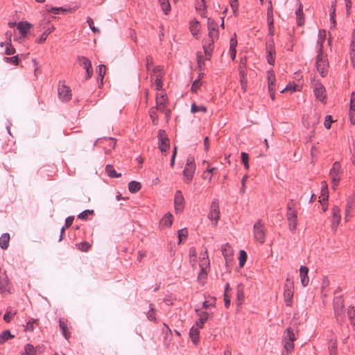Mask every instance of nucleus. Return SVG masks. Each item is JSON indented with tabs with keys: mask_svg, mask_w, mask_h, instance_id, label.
I'll return each instance as SVG.
<instances>
[{
	"mask_svg": "<svg viewBox=\"0 0 355 355\" xmlns=\"http://www.w3.org/2000/svg\"><path fill=\"white\" fill-rule=\"evenodd\" d=\"M318 55L316 57L315 65L317 70L320 73L321 76L324 77L327 74L329 68V62L326 55L322 53V44L318 42Z\"/></svg>",
	"mask_w": 355,
	"mask_h": 355,
	"instance_id": "1",
	"label": "nucleus"
},
{
	"mask_svg": "<svg viewBox=\"0 0 355 355\" xmlns=\"http://www.w3.org/2000/svg\"><path fill=\"white\" fill-rule=\"evenodd\" d=\"M343 171L341 168L340 162H335L329 171V177L331 183V187L334 190H336L339 182L342 178Z\"/></svg>",
	"mask_w": 355,
	"mask_h": 355,
	"instance_id": "2",
	"label": "nucleus"
},
{
	"mask_svg": "<svg viewBox=\"0 0 355 355\" xmlns=\"http://www.w3.org/2000/svg\"><path fill=\"white\" fill-rule=\"evenodd\" d=\"M295 340L293 330L288 327L283 335L284 347L287 353H290L294 349V341Z\"/></svg>",
	"mask_w": 355,
	"mask_h": 355,
	"instance_id": "3",
	"label": "nucleus"
},
{
	"mask_svg": "<svg viewBox=\"0 0 355 355\" xmlns=\"http://www.w3.org/2000/svg\"><path fill=\"white\" fill-rule=\"evenodd\" d=\"M294 290V284L293 282L289 280L288 278L286 279V282L284 285V298L286 305L287 306H291L293 304V291Z\"/></svg>",
	"mask_w": 355,
	"mask_h": 355,
	"instance_id": "4",
	"label": "nucleus"
},
{
	"mask_svg": "<svg viewBox=\"0 0 355 355\" xmlns=\"http://www.w3.org/2000/svg\"><path fill=\"white\" fill-rule=\"evenodd\" d=\"M200 259H201L200 260L201 263H200V271L198 273V279L200 283L203 284L207 277V274L205 267L209 266V260L207 250H205V252L203 253V254H202Z\"/></svg>",
	"mask_w": 355,
	"mask_h": 355,
	"instance_id": "5",
	"label": "nucleus"
},
{
	"mask_svg": "<svg viewBox=\"0 0 355 355\" xmlns=\"http://www.w3.org/2000/svg\"><path fill=\"white\" fill-rule=\"evenodd\" d=\"M254 239L263 244L265 242L266 232L263 224L261 220H258L253 225Z\"/></svg>",
	"mask_w": 355,
	"mask_h": 355,
	"instance_id": "6",
	"label": "nucleus"
},
{
	"mask_svg": "<svg viewBox=\"0 0 355 355\" xmlns=\"http://www.w3.org/2000/svg\"><path fill=\"white\" fill-rule=\"evenodd\" d=\"M344 300L343 297H336L334 300V314L337 321H341L344 316Z\"/></svg>",
	"mask_w": 355,
	"mask_h": 355,
	"instance_id": "7",
	"label": "nucleus"
},
{
	"mask_svg": "<svg viewBox=\"0 0 355 355\" xmlns=\"http://www.w3.org/2000/svg\"><path fill=\"white\" fill-rule=\"evenodd\" d=\"M159 148L162 153L166 154L170 146L169 139L166 132L163 130L158 131Z\"/></svg>",
	"mask_w": 355,
	"mask_h": 355,
	"instance_id": "8",
	"label": "nucleus"
},
{
	"mask_svg": "<svg viewBox=\"0 0 355 355\" xmlns=\"http://www.w3.org/2000/svg\"><path fill=\"white\" fill-rule=\"evenodd\" d=\"M208 218L214 222V225L217 224L220 218L219 204L217 199H214L212 200Z\"/></svg>",
	"mask_w": 355,
	"mask_h": 355,
	"instance_id": "9",
	"label": "nucleus"
},
{
	"mask_svg": "<svg viewBox=\"0 0 355 355\" xmlns=\"http://www.w3.org/2000/svg\"><path fill=\"white\" fill-rule=\"evenodd\" d=\"M77 60L80 66L83 67L86 70V79H89L93 75V69L92 67L91 61L86 57L78 55Z\"/></svg>",
	"mask_w": 355,
	"mask_h": 355,
	"instance_id": "10",
	"label": "nucleus"
},
{
	"mask_svg": "<svg viewBox=\"0 0 355 355\" xmlns=\"http://www.w3.org/2000/svg\"><path fill=\"white\" fill-rule=\"evenodd\" d=\"M58 97L62 101H69L71 98V90L69 87L59 83L58 87Z\"/></svg>",
	"mask_w": 355,
	"mask_h": 355,
	"instance_id": "11",
	"label": "nucleus"
},
{
	"mask_svg": "<svg viewBox=\"0 0 355 355\" xmlns=\"http://www.w3.org/2000/svg\"><path fill=\"white\" fill-rule=\"evenodd\" d=\"M266 53V59L268 63L273 66L275 61V48L272 39H270L267 42Z\"/></svg>",
	"mask_w": 355,
	"mask_h": 355,
	"instance_id": "12",
	"label": "nucleus"
},
{
	"mask_svg": "<svg viewBox=\"0 0 355 355\" xmlns=\"http://www.w3.org/2000/svg\"><path fill=\"white\" fill-rule=\"evenodd\" d=\"M207 28L209 31V37L211 39L212 42H214L215 38H218V25L213 19H207Z\"/></svg>",
	"mask_w": 355,
	"mask_h": 355,
	"instance_id": "13",
	"label": "nucleus"
},
{
	"mask_svg": "<svg viewBox=\"0 0 355 355\" xmlns=\"http://www.w3.org/2000/svg\"><path fill=\"white\" fill-rule=\"evenodd\" d=\"M185 201L183 194L181 191L178 190L175 192L174 198L175 210L178 212H181L184 208Z\"/></svg>",
	"mask_w": 355,
	"mask_h": 355,
	"instance_id": "14",
	"label": "nucleus"
},
{
	"mask_svg": "<svg viewBox=\"0 0 355 355\" xmlns=\"http://www.w3.org/2000/svg\"><path fill=\"white\" fill-rule=\"evenodd\" d=\"M340 210L339 207L337 205H334L332 208V215H333V219H332V224H331V229L334 232H336L337 230V227L340 222Z\"/></svg>",
	"mask_w": 355,
	"mask_h": 355,
	"instance_id": "15",
	"label": "nucleus"
},
{
	"mask_svg": "<svg viewBox=\"0 0 355 355\" xmlns=\"http://www.w3.org/2000/svg\"><path fill=\"white\" fill-rule=\"evenodd\" d=\"M314 94L315 96V98L320 101H323L325 99V88L321 83H315L314 87Z\"/></svg>",
	"mask_w": 355,
	"mask_h": 355,
	"instance_id": "16",
	"label": "nucleus"
},
{
	"mask_svg": "<svg viewBox=\"0 0 355 355\" xmlns=\"http://www.w3.org/2000/svg\"><path fill=\"white\" fill-rule=\"evenodd\" d=\"M196 171V166H185L183 171L184 182L187 184L190 183L193 179Z\"/></svg>",
	"mask_w": 355,
	"mask_h": 355,
	"instance_id": "17",
	"label": "nucleus"
},
{
	"mask_svg": "<svg viewBox=\"0 0 355 355\" xmlns=\"http://www.w3.org/2000/svg\"><path fill=\"white\" fill-rule=\"evenodd\" d=\"M297 2L298 5V7L295 11L297 24L299 26H302L304 24L303 6L299 0H297Z\"/></svg>",
	"mask_w": 355,
	"mask_h": 355,
	"instance_id": "18",
	"label": "nucleus"
},
{
	"mask_svg": "<svg viewBox=\"0 0 355 355\" xmlns=\"http://www.w3.org/2000/svg\"><path fill=\"white\" fill-rule=\"evenodd\" d=\"M309 270L306 266H301L300 268V282L304 287L306 286L309 282L308 277Z\"/></svg>",
	"mask_w": 355,
	"mask_h": 355,
	"instance_id": "19",
	"label": "nucleus"
},
{
	"mask_svg": "<svg viewBox=\"0 0 355 355\" xmlns=\"http://www.w3.org/2000/svg\"><path fill=\"white\" fill-rule=\"evenodd\" d=\"M237 46V40H236V33H234L233 37H231L230 41V53L231 55V58L232 60H234L236 58V47Z\"/></svg>",
	"mask_w": 355,
	"mask_h": 355,
	"instance_id": "20",
	"label": "nucleus"
},
{
	"mask_svg": "<svg viewBox=\"0 0 355 355\" xmlns=\"http://www.w3.org/2000/svg\"><path fill=\"white\" fill-rule=\"evenodd\" d=\"M31 27V24L28 21H20L17 24V28L21 35L24 37Z\"/></svg>",
	"mask_w": 355,
	"mask_h": 355,
	"instance_id": "21",
	"label": "nucleus"
},
{
	"mask_svg": "<svg viewBox=\"0 0 355 355\" xmlns=\"http://www.w3.org/2000/svg\"><path fill=\"white\" fill-rule=\"evenodd\" d=\"M173 217L171 213L167 212L160 220V226L169 227L172 225Z\"/></svg>",
	"mask_w": 355,
	"mask_h": 355,
	"instance_id": "22",
	"label": "nucleus"
},
{
	"mask_svg": "<svg viewBox=\"0 0 355 355\" xmlns=\"http://www.w3.org/2000/svg\"><path fill=\"white\" fill-rule=\"evenodd\" d=\"M198 315L199 318L196 321V325L198 328L202 329L205 322L208 320L209 313L207 311H201Z\"/></svg>",
	"mask_w": 355,
	"mask_h": 355,
	"instance_id": "23",
	"label": "nucleus"
},
{
	"mask_svg": "<svg viewBox=\"0 0 355 355\" xmlns=\"http://www.w3.org/2000/svg\"><path fill=\"white\" fill-rule=\"evenodd\" d=\"M9 280L8 277L0 276V292L2 293L9 292Z\"/></svg>",
	"mask_w": 355,
	"mask_h": 355,
	"instance_id": "24",
	"label": "nucleus"
},
{
	"mask_svg": "<svg viewBox=\"0 0 355 355\" xmlns=\"http://www.w3.org/2000/svg\"><path fill=\"white\" fill-rule=\"evenodd\" d=\"M166 97L164 95L157 96L156 98V109L164 112H165V102Z\"/></svg>",
	"mask_w": 355,
	"mask_h": 355,
	"instance_id": "25",
	"label": "nucleus"
},
{
	"mask_svg": "<svg viewBox=\"0 0 355 355\" xmlns=\"http://www.w3.org/2000/svg\"><path fill=\"white\" fill-rule=\"evenodd\" d=\"M102 139L101 138H98V139H96V141H95L94 143V146L96 145V144L101 141ZM103 139L105 140L106 141L108 142V146H109V148L107 149H105V153L106 154H108L110 153V152L112 150V149H114V147H115V145H116V139L113 137H105L103 138Z\"/></svg>",
	"mask_w": 355,
	"mask_h": 355,
	"instance_id": "26",
	"label": "nucleus"
},
{
	"mask_svg": "<svg viewBox=\"0 0 355 355\" xmlns=\"http://www.w3.org/2000/svg\"><path fill=\"white\" fill-rule=\"evenodd\" d=\"M200 328L192 327L189 331V336L194 344H197L199 340V329Z\"/></svg>",
	"mask_w": 355,
	"mask_h": 355,
	"instance_id": "27",
	"label": "nucleus"
},
{
	"mask_svg": "<svg viewBox=\"0 0 355 355\" xmlns=\"http://www.w3.org/2000/svg\"><path fill=\"white\" fill-rule=\"evenodd\" d=\"M10 234L4 233L0 236V247L3 250L8 249L9 246Z\"/></svg>",
	"mask_w": 355,
	"mask_h": 355,
	"instance_id": "28",
	"label": "nucleus"
},
{
	"mask_svg": "<svg viewBox=\"0 0 355 355\" xmlns=\"http://www.w3.org/2000/svg\"><path fill=\"white\" fill-rule=\"evenodd\" d=\"M329 198L328 184L326 181L322 182L321 195L320 198L322 201H327Z\"/></svg>",
	"mask_w": 355,
	"mask_h": 355,
	"instance_id": "29",
	"label": "nucleus"
},
{
	"mask_svg": "<svg viewBox=\"0 0 355 355\" xmlns=\"http://www.w3.org/2000/svg\"><path fill=\"white\" fill-rule=\"evenodd\" d=\"M355 206V196H351L347 198L346 208H345V214L346 217H347L350 212L351 209Z\"/></svg>",
	"mask_w": 355,
	"mask_h": 355,
	"instance_id": "30",
	"label": "nucleus"
},
{
	"mask_svg": "<svg viewBox=\"0 0 355 355\" xmlns=\"http://www.w3.org/2000/svg\"><path fill=\"white\" fill-rule=\"evenodd\" d=\"M54 30L53 26H51V27H48L45 31L39 37L37 38L36 42L39 44L43 43L47 38L48 35L51 34L53 31Z\"/></svg>",
	"mask_w": 355,
	"mask_h": 355,
	"instance_id": "31",
	"label": "nucleus"
},
{
	"mask_svg": "<svg viewBox=\"0 0 355 355\" xmlns=\"http://www.w3.org/2000/svg\"><path fill=\"white\" fill-rule=\"evenodd\" d=\"M275 82V76L272 70L268 71V91L273 89Z\"/></svg>",
	"mask_w": 355,
	"mask_h": 355,
	"instance_id": "32",
	"label": "nucleus"
},
{
	"mask_svg": "<svg viewBox=\"0 0 355 355\" xmlns=\"http://www.w3.org/2000/svg\"><path fill=\"white\" fill-rule=\"evenodd\" d=\"M141 184L137 181H131L128 184V189L130 193H135L141 189Z\"/></svg>",
	"mask_w": 355,
	"mask_h": 355,
	"instance_id": "33",
	"label": "nucleus"
},
{
	"mask_svg": "<svg viewBox=\"0 0 355 355\" xmlns=\"http://www.w3.org/2000/svg\"><path fill=\"white\" fill-rule=\"evenodd\" d=\"M37 349L31 344H26L24 346V352L21 353V355H36Z\"/></svg>",
	"mask_w": 355,
	"mask_h": 355,
	"instance_id": "34",
	"label": "nucleus"
},
{
	"mask_svg": "<svg viewBox=\"0 0 355 355\" xmlns=\"http://www.w3.org/2000/svg\"><path fill=\"white\" fill-rule=\"evenodd\" d=\"M59 327L64 337L68 340L70 337V334L68 331L67 324L62 319H59Z\"/></svg>",
	"mask_w": 355,
	"mask_h": 355,
	"instance_id": "35",
	"label": "nucleus"
},
{
	"mask_svg": "<svg viewBox=\"0 0 355 355\" xmlns=\"http://www.w3.org/2000/svg\"><path fill=\"white\" fill-rule=\"evenodd\" d=\"M105 171L107 175L112 178H120L121 176V173H118L113 168V166L110 164H107L105 166Z\"/></svg>",
	"mask_w": 355,
	"mask_h": 355,
	"instance_id": "36",
	"label": "nucleus"
},
{
	"mask_svg": "<svg viewBox=\"0 0 355 355\" xmlns=\"http://www.w3.org/2000/svg\"><path fill=\"white\" fill-rule=\"evenodd\" d=\"M14 338L9 330H5L0 334V345H3L8 340Z\"/></svg>",
	"mask_w": 355,
	"mask_h": 355,
	"instance_id": "37",
	"label": "nucleus"
},
{
	"mask_svg": "<svg viewBox=\"0 0 355 355\" xmlns=\"http://www.w3.org/2000/svg\"><path fill=\"white\" fill-rule=\"evenodd\" d=\"M158 1L164 14L167 15L171 10V5L168 0H158Z\"/></svg>",
	"mask_w": 355,
	"mask_h": 355,
	"instance_id": "38",
	"label": "nucleus"
},
{
	"mask_svg": "<svg viewBox=\"0 0 355 355\" xmlns=\"http://www.w3.org/2000/svg\"><path fill=\"white\" fill-rule=\"evenodd\" d=\"M213 44L211 39H210L209 43L203 46V49L205 55L208 56L207 59L209 60V57L213 51Z\"/></svg>",
	"mask_w": 355,
	"mask_h": 355,
	"instance_id": "39",
	"label": "nucleus"
},
{
	"mask_svg": "<svg viewBox=\"0 0 355 355\" xmlns=\"http://www.w3.org/2000/svg\"><path fill=\"white\" fill-rule=\"evenodd\" d=\"M190 31L193 36L198 33L200 31V24L198 21H191L190 23Z\"/></svg>",
	"mask_w": 355,
	"mask_h": 355,
	"instance_id": "40",
	"label": "nucleus"
},
{
	"mask_svg": "<svg viewBox=\"0 0 355 355\" xmlns=\"http://www.w3.org/2000/svg\"><path fill=\"white\" fill-rule=\"evenodd\" d=\"M207 107L204 105H197L196 103H193L191 107V112L192 113H196L198 112H206Z\"/></svg>",
	"mask_w": 355,
	"mask_h": 355,
	"instance_id": "41",
	"label": "nucleus"
},
{
	"mask_svg": "<svg viewBox=\"0 0 355 355\" xmlns=\"http://www.w3.org/2000/svg\"><path fill=\"white\" fill-rule=\"evenodd\" d=\"M16 314V311H12L11 309H8L4 313L3 320L6 322H10L12 317Z\"/></svg>",
	"mask_w": 355,
	"mask_h": 355,
	"instance_id": "42",
	"label": "nucleus"
},
{
	"mask_svg": "<svg viewBox=\"0 0 355 355\" xmlns=\"http://www.w3.org/2000/svg\"><path fill=\"white\" fill-rule=\"evenodd\" d=\"M288 220V228H289V230L292 232V233H294L296 230V228H297V218H288L287 219Z\"/></svg>",
	"mask_w": 355,
	"mask_h": 355,
	"instance_id": "43",
	"label": "nucleus"
},
{
	"mask_svg": "<svg viewBox=\"0 0 355 355\" xmlns=\"http://www.w3.org/2000/svg\"><path fill=\"white\" fill-rule=\"evenodd\" d=\"M3 60L6 62L10 63L15 66L18 65L19 60L18 55L12 57H4Z\"/></svg>",
	"mask_w": 355,
	"mask_h": 355,
	"instance_id": "44",
	"label": "nucleus"
},
{
	"mask_svg": "<svg viewBox=\"0 0 355 355\" xmlns=\"http://www.w3.org/2000/svg\"><path fill=\"white\" fill-rule=\"evenodd\" d=\"M241 162L243 164L246 170H248L249 167H250L249 166V156H248V154L245 153V152H242L241 154Z\"/></svg>",
	"mask_w": 355,
	"mask_h": 355,
	"instance_id": "45",
	"label": "nucleus"
},
{
	"mask_svg": "<svg viewBox=\"0 0 355 355\" xmlns=\"http://www.w3.org/2000/svg\"><path fill=\"white\" fill-rule=\"evenodd\" d=\"M178 245H180L182 241V239H186L187 237L188 232L187 228H183L178 232Z\"/></svg>",
	"mask_w": 355,
	"mask_h": 355,
	"instance_id": "46",
	"label": "nucleus"
},
{
	"mask_svg": "<svg viewBox=\"0 0 355 355\" xmlns=\"http://www.w3.org/2000/svg\"><path fill=\"white\" fill-rule=\"evenodd\" d=\"M150 310L147 313V318L150 321H155V309L153 307V305L152 304H149Z\"/></svg>",
	"mask_w": 355,
	"mask_h": 355,
	"instance_id": "47",
	"label": "nucleus"
},
{
	"mask_svg": "<svg viewBox=\"0 0 355 355\" xmlns=\"http://www.w3.org/2000/svg\"><path fill=\"white\" fill-rule=\"evenodd\" d=\"M162 70H163V67L162 66H155V67H153L151 69L150 71H149V72L150 73L151 76H155L156 78L157 75H158V74L162 75Z\"/></svg>",
	"mask_w": 355,
	"mask_h": 355,
	"instance_id": "48",
	"label": "nucleus"
},
{
	"mask_svg": "<svg viewBox=\"0 0 355 355\" xmlns=\"http://www.w3.org/2000/svg\"><path fill=\"white\" fill-rule=\"evenodd\" d=\"M347 315L351 320V324L355 325V310L354 307H349L347 310Z\"/></svg>",
	"mask_w": 355,
	"mask_h": 355,
	"instance_id": "49",
	"label": "nucleus"
},
{
	"mask_svg": "<svg viewBox=\"0 0 355 355\" xmlns=\"http://www.w3.org/2000/svg\"><path fill=\"white\" fill-rule=\"evenodd\" d=\"M239 259L240 267H243L247 260V254L244 250H241L240 251V255H239Z\"/></svg>",
	"mask_w": 355,
	"mask_h": 355,
	"instance_id": "50",
	"label": "nucleus"
},
{
	"mask_svg": "<svg viewBox=\"0 0 355 355\" xmlns=\"http://www.w3.org/2000/svg\"><path fill=\"white\" fill-rule=\"evenodd\" d=\"M94 212L93 210L86 209L80 213L78 215V218L81 220H87L89 215L92 214Z\"/></svg>",
	"mask_w": 355,
	"mask_h": 355,
	"instance_id": "51",
	"label": "nucleus"
},
{
	"mask_svg": "<svg viewBox=\"0 0 355 355\" xmlns=\"http://www.w3.org/2000/svg\"><path fill=\"white\" fill-rule=\"evenodd\" d=\"M146 68L148 71H150L153 66V59L152 56L148 55L146 58Z\"/></svg>",
	"mask_w": 355,
	"mask_h": 355,
	"instance_id": "52",
	"label": "nucleus"
},
{
	"mask_svg": "<svg viewBox=\"0 0 355 355\" xmlns=\"http://www.w3.org/2000/svg\"><path fill=\"white\" fill-rule=\"evenodd\" d=\"M37 322L36 320L31 319L28 322H26L25 326V331H33L35 329L34 324Z\"/></svg>",
	"mask_w": 355,
	"mask_h": 355,
	"instance_id": "53",
	"label": "nucleus"
},
{
	"mask_svg": "<svg viewBox=\"0 0 355 355\" xmlns=\"http://www.w3.org/2000/svg\"><path fill=\"white\" fill-rule=\"evenodd\" d=\"M162 75L158 74L155 80V84L156 86L157 90H160L162 88Z\"/></svg>",
	"mask_w": 355,
	"mask_h": 355,
	"instance_id": "54",
	"label": "nucleus"
},
{
	"mask_svg": "<svg viewBox=\"0 0 355 355\" xmlns=\"http://www.w3.org/2000/svg\"><path fill=\"white\" fill-rule=\"evenodd\" d=\"M87 23L88 24L89 28L93 33H100L99 29L94 26V21L91 17L87 18Z\"/></svg>",
	"mask_w": 355,
	"mask_h": 355,
	"instance_id": "55",
	"label": "nucleus"
},
{
	"mask_svg": "<svg viewBox=\"0 0 355 355\" xmlns=\"http://www.w3.org/2000/svg\"><path fill=\"white\" fill-rule=\"evenodd\" d=\"M6 46L5 51L6 55H10L15 53V49L12 46L11 42H6Z\"/></svg>",
	"mask_w": 355,
	"mask_h": 355,
	"instance_id": "56",
	"label": "nucleus"
},
{
	"mask_svg": "<svg viewBox=\"0 0 355 355\" xmlns=\"http://www.w3.org/2000/svg\"><path fill=\"white\" fill-rule=\"evenodd\" d=\"M236 295L237 300L241 303L244 298V291L241 285L238 286Z\"/></svg>",
	"mask_w": 355,
	"mask_h": 355,
	"instance_id": "57",
	"label": "nucleus"
},
{
	"mask_svg": "<svg viewBox=\"0 0 355 355\" xmlns=\"http://www.w3.org/2000/svg\"><path fill=\"white\" fill-rule=\"evenodd\" d=\"M77 246H78V250H80L83 252H86L89 248L90 245L87 242L83 241V242L78 243L77 245Z\"/></svg>",
	"mask_w": 355,
	"mask_h": 355,
	"instance_id": "58",
	"label": "nucleus"
},
{
	"mask_svg": "<svg viewBox=\"0 0 355 355\" xmlns=\"http://www.w3.org/2000/svg\"><path fill=\"white\" fill-rule=\"evenodd\" d=\"M49 12H53V14H60L61 12H64L67 9L62 7H51L50 10H47Z\"/></svg>",
	"mask_w": 355,
	"mask_h": 355,
	"instance_id": "59",
	"label": "nucleus"
},
{
	"mask_svg": "<svg viewBox=\"0 0 355 355\" xmlns=\"http://www.w3.org/2000/svg\"><path fill=\"white\" fill-rule=\"evenodd\" d=\"M332 122H333V121H332L331 116V115H327L325 116V120H324V126L327 129H329L331 128V126Z\"/></svg>",
	"mask_w": 355,
	"mask_h": 355,
	"instance_id": "60",
	"label": "nucleus"
},
{
	"mask_svg": "<svg viewBox=\"0 0 355 355\" xmlns=\"http://www.w3.org/2000/svg\"><path fill=\"white\" fill-rule=\"evenodd\" d=\"M336 348L337 347L336 342H332L330 343L329 347L330 355H336Z\"/></svg>",
	"mask_w": 355,
	"mask_h": 355,
	"instance_id": "61",
	"label": "nucleus"
},
{
	"mask_svg": "<svg viewBox=\"0 0 355 355\" xmlns=\"http://www.w3.org/2000/svg\"><path fill=\"white\" fill-rule=\"evenodd\" d=\"M286 218H297V210L296 209H292L291 211H288L286 212Z\"/></svg>",
	"mask_w": 355,
	"mask_h": 355,
	"instance_id": "62",
	"label": "nucleus"
},
{
	"mask_svg": "<svg viewBox=\"0 0 355 355\" xmlns=\"http://www.w3.org/2000/svg\"><path fill=\"white\" fill-rule=\"evenodd\" d=\"M150 117L152 119L153 123L154 124H156V121H157L158 117H157L156 111L154 108H152L150 111Z\"/></svg>",
	"mask_w": 355,
	"mask_h": 355,
	"instance_id": "63",
	"label": "nucleus"
},
{
	"mask_svg": "<svg viewBox=\"0 0 355 355\" xmlns=\"http://www.w3.org/2000/svg\"><path fill=\"white\" fill-rule=\"evenodd\" d=\"M350 50H351L350 55H351V58H353L354 57H355V37H354V36H353V39L351 42Z\"/></svg>",
	"mask_w": 355,
	"mask_h": 355,
	"instance_id": "64",
	"label": "nucleus"
}]
</instances>
